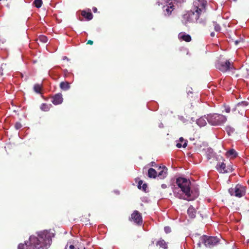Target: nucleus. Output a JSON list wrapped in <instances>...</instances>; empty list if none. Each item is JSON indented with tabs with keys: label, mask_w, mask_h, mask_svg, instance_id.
<instances>
[{
	"label": "nucleus",
	"mask_w": 249,
	"mask_h": 249,
	"mask_svg": "<svg viewBox=\"0 0 249 249\" xmlns=\"http://www.w3.org/2000/svg\"><path fill=\"white\" fill-rule=\"evenodd\" d=\"M54 233L51 230H44L36 233V236L32 235L29 238L30 249H47L52 243Z\"/></svg>",
	"instance_id": "nucleus-1"
},
{
	"label": "nucleus",
	"mask_w": 249,
	"mask_h": 249,
	"mask_svg": "<svg viewBox=\"0 0 249 249\" xmlns=\"http://www.w3.org/2000/svg\"><path fill=\"white\" fill-rule=\"evenodd\" d=\"M176 183L178 186L181 189V191L185 194L188 199L187 200L190 201L194 200L199 195L198 190L195 191V194H193V190H191V181L189 179H187L184 178H178L176 180Z\"/></svg>",
	"instance_id": "nucleus-2"
},
{
	"label": "nucleus",
	"mask_w": 249,
	"mask_h": 249,
	"mask_svg": "<svg viewBox=\"0 0 249 249\" xmlns=\"http://www.w3.org/2000/svg\"><path fill=\"white\" fill-rule=\"evenodd\" d=\"M207 121L213 125H221L226 122V116L220 114H210L207 116Z\"/></svg>",
	"instance_id": "nucleus-3"
},
{
	"label": "nucleus",
	"mask_w": 249,
	"mask_h": 249,
	"mask_svg": "<svg viewBox=\"0 0 249 249\" xmlns=\"http://www.w3.org/2000/svg\"><path fill=\"white\" fill-rule=\"evenodd\" d=\"M246 187L241 184H237L234 188L229 189V192L232 196L241 197L246 194Z\"/></svg>",
	"instance_id": "nucleus-4"
},
{
	"label": "nucleus",
	"mask_w": 249,
	"mask_h": 249,
	"mask_svg": "<svg viewBox=\"0 0 249 249\" xmlns=\"http://www.w3.org/2000/svg\"><path fill=\"white\" fill-rule=\"evenodd\" d=\"M224 160L223 159L222 161H219L217 162L215 166L216 170L222 174L231 173L234 169L233 168L232 165L230 164L226 165V163L224 162Z\"/></svg>",
	"instance_id": "nucleus-5"
},
{
	"label": "nucleus",
	"mask_w": 249,
	"mask_h": 249,
	"mask_svg": "<svg viewBox=\"0 0 249 249\" xmlns=\"http://www.w3.org/2000/svg\"><path fill=\"white\" fill-rule=\"evenodd\" d=\"M200 241L205 246L208 248H212L219 242V239L217 237L209 236L203 235L200 238Z\"/></svg>",
	"instance_id": "nucleus-6"
},
{
	"label": "nucleus",
	"mask_w": 249,
	"mask_h": 249,
	"mask_svg": "<svg viewBox=\"0 0 249 249\" xmlns=\"http://www.w3.org/2000/svg\"><path fill=\"white\" fill-rule=\"evenodd\" d=\"M199 16L193 11H190L182 16V22L186 25L188 23L195 22L199 19Z\"/></svg>",
	"instance_id": "nucleus-7"
},
{
	"label": "nucleus",
	"mask_w": 249,
	"mask_h": 249,
	"mask_svg": "<svg viewBox=\"0 0 249 249\" xmlns=\"http://www.w3.org/2000/svg\"><path fill=\"white\" fill-rule=\"evenodd\" d=\"M207 3V1L205 0H195L193 2L194 7L193 11L198 14L200 17L202 13L205 12Z\"/></svg>",
	"instance_id": "nucleus-8"
},
{
	"label": "nucleus",
	"mask_w": 249,
	"mask_h": 249,
	"mask_svg": "<svg viewBox=\"0 0 249 249\" xmlns=\"http://www.w3.org/2000/svg\"><path fill=\"white\" fill-rule=\"evenodd\" d=\"M232 65L229 60L219 61L216 64V68L221 71L225 72L230 69H232Z\"/></svg>",
	"instance_id": "nucleus-9"
},
{
	"label": "nucleus",
	"mask_w": 249,
	"mask_h": 249,
	"mask_svg": "<svg viewBox=\"0 0 249 249\" xmlns=\"http://www.w3.org/2000/svg\"><path fill=\"white\" fill-rule=\"evenodd\" d=\"M248 105V103L246 101H242L238 103L232 109V111H238L241 114H243L245 110V107Z\"/></svg>",
	"instance_id": "nucleus-10"
},
{
	"label": "nucleus",
	"mask_w": 249,
	"mask_h": 249,
	"mask_svg": "<svg viewBox=\"0 0 249 249\" xmlns=\"http://www.w3.org/2000/svg\"><path fill=\"white\" fill-rule=\"evenodd\" d=\"M159 173L157 174V177L160 179H164L167 176V168L165 166H160Z\"/></svg>",
	"instance_id": "nucleus-11"
},
{
	"label": "nucleus",
	"mask_w": 249,
	"mask_h": 249,
	"mask_svg": "<svg viewBox=\"0 0 249 249\" xmlns=\"http://www.w3.org/2000/svg\"><path fill=\"white\" fill-rule=\"evenodd\" d=\"M52 103L55 105L61 104L63 102V97L61 93H58L52 97Z\"/></svg>",
	"instance_id": "nucleus-12"
},
{
	"label": "nucleus",
	"mask_w": 249,
	"mask_h": 249,
	"mask_svg": "<svg viewBox=\"0 0 249 249\" xmlns=\"http://www.w3.org/2000/svg\"><path fill=\"white\" fill-rule=\"evenodd\" d=\"M178 37L180 40H182L186 42H190L192 39L191 36L189 35L186 34L184 32L180 33L178 34Z\"/></svg>",
	"instance_id": "nucleus-13"
},
{
	"label": "nucleus",
	"mask_w": 249,
	"mask_h": 249,
	"mask_svg": "<svg viewBox=\"0 0 249 249\" xmlns=\"http://www.w3.org/2000/svg\"><path fill=\"white\" fill-rule=\"evenodd\" d=\"M175 6L173 4L172 2H168V4L163 6L164 10L167 12L168 15H170L172 12L175 9Z\"/></svg>",
	"instance_id": "nucleus-14"
},
{
	"label": "nucleus",
	"mask_w": 249,
	"mask_h": 249,
	"mask_svg": "<svg viewBox=\"0 0 249 249\" xmlns=\"http://www.w3.org/2000/svg\"><path fill=\"white\" fill-rule=\"evenodd\" d=\"M187 213L190 218H194L196 216V211L192 206H190L188 209Z\"/></svg>",
	"instance_id": "nucleus-15"
},
{
	"label": "nucleus",
	"mask_w": 249,
	"mask_h": 249,
	"mask_svg": "<svg viewBox=\"0 0 249 249\" xmlns=\"http://www.w3.org/2000/svg\"><path fill=\"white\" fill-rule=\"evenodd\" d=\"M207 117L205 116L201 117L196 121L197 124L200 126H204L207 124Z\"/></svg>",
	"instance_id": "nucleus-16"
},
{
	"label": "nucleus",
	"mask_w": 249,
	"mask_h": 249,
	"mask_svg": "<svg viewBox=\"0 0 249 249\" xmlns=\"http://www.w3.org/2000/svg\"><path fill=\"white\" fill-rule=\"evenodd\" d=\"M148 177L149 178H156L157 177V171L152 168H149L148 171Z\"/></svg>",
	"instance_id": "nucleus-17"
},
{
	"label": "nucleus",
	"mask_w": 249,
	"mask_h": 249,
	"mask_svg": "<svg viewBox=\"0 0 249 249\" xmlns=\"http://www.w3.org/2000/svg\"><path fill=\"white\" fill-rule=\"evenodd\" d=\"M81 15L85 18L88 20H90L92 19L93 15L91 12H87L85 11H82Z\"/></svg>",
	"instance_id": "nucleus-18"
},
{
	"label": "nucleus",
	"mask_w": 249,
	"mask_h": 249,
	"mask_svg": "<svg viewBox=\"0 0 249 249\" xmlns=\"http://www.w3.org/2000/svg\"><path fill=\"white\" fill-rule=\"evenodd\" d=\"M60 88L63 90H67L70 88V83L68 82H62L60 84Z\"/></svg>",
	"instance_id": "nucleus-19"
},
{
	"label": "nucleus",
	"mask_w": 249,
	"mask_h": 249,
	"mask_svg": "<svg viewBox=\"0 0 249 249\" xmlns=\"http://www.w3.org/2000/svg\"><path fill=\"white\" fill-rule=\"evenodd\" d=\"M30 244L29 240L25 241L24 244L20 243L18 246V249H30Z\"/></svg>",
	"instance_id": "nucleus-20"
},
{
	"label": "nucleus",
	"mask_w": 249,
	"mask_h": 249,
	"mask_svg": "<svg viewBox=\"0 0 249 249\" xmlns=\"http://www.w3.org/2000/svg\"><path fill=\"white\" fill-rule=\"evenodd\" d=\"M156 245H159L160 248H162L163 249H167L168 248L166 243L163 239H160L157 242Z\"/></svg>",
	"instance_id": "nucleus-21"
},
{
	"label": "nucleus",
	"mask_w": 249,
	"mask_h": 249,
	"mask_svg": "<svg viewBox=\"0 0 249 249\" xmlns=\"http://www.w3.org/2000/svg\"><path fill=\"white\" fill-rule=\"evenodd\" d=\"M226 155L227 157L235 158L237 156V153L234 149H231L226 152Z\"/></svg>",
	"instance_id": "nucleus-22"
},
{
	"label": "nucleus",
	"mask_w": 249,
	"mask_h": 249,
	"mask_svg": "<svg viewBox=\"0 0 249 249\" xmlns=\"http://www.w3.org/2000/svg\"><path fill=\"white\" fill-rule=\"evenodd\" d=\"M52 107V105L50 104H47L46 103H43L41 104L40 106V109L43 111H48Z\"/></svg>",
	"instance_id": "nucleus-23"
},
{
	"label": "nucleus",
	"mask_w": 249,
	"mask_h": 249,
	"mask_svg": "<svg viewBox=\"0 0 249 249\" xmlns=\"http://www.w3.org/2000/svg\"><path fill=\"white\" fill-rule=\"evenodd\" d=\"M134 224L138 226H141L142 225V219H130Z\"/></svg>",
	"instance_id": "nucleus-24"
},
{
	"label": "nucleus",
	"mask_w": 249,
	"mask_h": 249,
	"mask_svg": "<svg viewBox=\"0 0 249 249\" xmlns=\"http://www.w3.org/2000/svg\"><path fill=\"white\" fill-rule=\"evenodd\" d=\"M131 218H142V215L139 211L135 210L131 214Z\"/></svg>",
	"instance_id": "nucleus-25"
},
{
	"label": "nucleus",
	"mask_w": 249,
	"mask_h": 249,
	"mask_svg": "<svg viewBox=\"0 0 249 249\" xmlns=\"http://www.w3.org/2000/svg\"><path fill=\"white\" fill-rule=\"evenodd\" d=\"M33 4L35 7L36 8H40L41 7L42 5V0H35L33 2Z\"/></svg>",
	"instance_id": "nucleus-26"
},
{
	"label": "nucleus",
	"mask_w": 249,
	"mask_h": 249,
	"mask_svg": "<svg viewBox=\"0 0 249 249\" xmlns=\"http://www.w3.org/2000/svg\"><path fill=\"white\" fill-rule=\"evenodd\" d=\"M34 91L37 93H39L41 92V86L38 84H35L34 87Z\"/></svg>",
	"instance_id": "nucleus-27"
},
{
	"label": "nucleus",
	"mask_w": 249,
	"mask_h": 249,
	"mask_svg": "<svg viewBox=\"0 0 249 249\" xmlns=\"http://www.w3.org/2000/svg\"><path fill=\"white\" fill-rule=\"evenodd\" d=\"M213 26H214V30L216 32H219L221 30V27L219 24H217L216 22H213Z\"/></svg>",
	"instance_id": "nucleus-28"
},
{
	"label": "nucleus",
	"mask_w": 249,
	"mask_h": 249,
	"mask_svg": "<svg viewBox=\"0 0 249 249\" xmlns=\"http://www.w3.org/2000/svg\"><path fill=\"white\" fill-rule=\"evenodd\" d=\"M39 40L43 43H46L48 41V38L45 36H41L39 37Z\"/></svg>",
	"instance_id": "nucleus-29"
},
{
	"label": "nucleus",
	"mask_w": 249,
	"mask_h": 249,
	"mask_svg": "<svg viewBox=\"0 0 249 249\" xmlns=\"http://www.w3.org/2000/svg\"><path fill=\"white\" fill-rule=\"evenodd\" d=\"M187 145V141H185L183 144L182 145L181 143H177L176 144V146L178 148H181L183 147V148H185Z\"/></svg>",
	"instance_id": "nucleus-30"
},
{
	"label": "nucleus",
	"mask_w": 249,
	"mask_h": 249,
	"mask_svg": "<svg viewBox=\"0 0 249 249\" xmlns=\"http://www.w3.org/2000/svg\"><path fill=\"white\" fill-rule=\"evenodd\" d=\"M22 125L19 122H17V123H16V124H15V127L17 130L21 128L22 127Z\"/></svg>",
	"instance_id": "nucleus-31"
},
{
	"label": "nucleus",
	"mask_w": 249,
	"mask_h": 249,
	"mask_svg": "<svg viewBox=\"0 0 249 249\" xmlns=\"http://www.w3.org/2000/svg\"><path fill=\"white\" fill-rule=\"evenodd\" d=\"M164 231L166 233H169L171 231V229L169 226H166L164 227Z\"/></svg>",
	"instance_id": "nucleus-32"
},
{
	"label": "nucleus",
	"mask_w": 249,
	"mask_h": 249,
	"mask_svg": "<svg viewBox=\"0 0 249 249\" xmlns=\"http://www.w3.org/2000/svg\"><path fill=\"white\" fill-rule=\"evenodd\" d=\"M245 74L246 78L249 79V67L246 68Z\"/></svg>",
	"instance_id": "nucleus-33"
},
{
	"label": "nucleus",
	"mask_w": 249,
	"mask_h": 249,
	"mask_svg": "<svg viewBox=\"0 0 249 249\" xmlns=\"http://www.w3.org/2000/svg\"><path fill=\"white\" fill-rule=\"evenodd\" d=\"M225 110L226 112L229 113L230 112V107L228 106H225Z\"/></svg>",
	"instance_id": "nucleus-34"
},
{
	"label": "nucleus",
	"mask_w": 249,
	"mask_h": 249,
	"mask_svg": "<svg viewBox=\"0 0 249 249\" xmlns=\"http://www.w3.org/2000/svg\"><path fill=\"white\" fill-rule=\"evenodd\" d=\"M142 180H140L139 181V183H138V188L139 189H141V187H142Z\"/></svg>",
	"instance_id": "nucleus-35"
},
{
	"label": "nucleus",
	"mask_w": 249,
	"mask_h": 249,
	"mask_svg": "<svg viewBox=\"0 0 249 249\" xmlns=\"http://www.w3.org/2000/svg\"><path fill=\"white\" fill-rule=\"evenodd\" d=\"M142 190L144 191H146V188H147V185L145 183H144V184H142Z\"/></svg>",
	"instance_id": "nucleus-36"
},
{
	"label": "nucleus",
	"mask_w": 249,
	"mask_h": 249,
	"mask_svg": "<svg viewBox=\"0 0 249 249\" xmlns=\"http://www.w3.org/2000/svg\"><path fill=\"white\" fill-rule=\"evenodd\" d=\"M93 43V41L91 40H89L87 43V44H89V45H92Z\"/></svg>",
	"instance_id": "nucleus-37"
},
{
	"label": "nucleus",
	"mask_w": 249,
	"mask_h": 249,
	"mask_svg": "<svg viewBox=\"0 0 249 249\" xmlns=\"http://www.w3.org/2000/svg\"><path fill=\"white\" fill-rule=\"evenodd\" d=\"M241 41V40L240 39V40H236L234 41V44L235 45H237Z\"/></svg>",
	"instance_id": "nucleus-38"
},
{
	"label": "nucleus",
	"mask_w": 249,
	"mask_h": 249,
	"mask_svg": "<svg viewBox=\"0 0 249 249\" xmlns=\"http://www.w3.org/2000/svg\"><path fill=\"white\" fill-rule=\"evenodd\" d=\"M150 165L151 166H154V167H155L156 166V164L155 162L154 161H152L151 163H150Z\"/></svg>",
	"instance_id": "nucleus-39"
},
{
	"label": "nucleus",
	"mask_w": 249,
	"mask_h": 249,
	"mask_svg": "<svg viewBox=\"0 0 249 249\" xmlns=\"http://www.w3.org/2000/svg\"><path fill=\"white\" fill-rule=\"evenodd\" d=\"M179 141L181 142H183L184 141V139L182 137H180L179 139Z\"/></svg>",
	"instance_id": "nucleus-40"
},
{
	"label": "nucleus",
	"mask_w": 249,
	"mask_h": 249,
	"mask_svg": "<svg viewBox=\"0 0 249 249\" xmlns=\"http://www.w3.org/2000/svg\"><path fill=\"white\" fill-rule=\"evenodd\" d=\"M92 10H93V12H94V13H96L97 11V9L96 7H93L92 8Z\"/></svg>",
	"instance_id": "nucleus-41"
},
{
	"label": "nucleus",
	"mask_w": 249,
	"mask_h": 249,
	"mask_svg": "<svg viewBox=\"0 0 249 249\" xmlns=\"http://www.w3.org/2000/svg\"><path fill=\"white\" fill-rule=\"evenodd\" d=\"M161 187L163 188V189H165L166 188V185L165 184H162L161 185Z\"/></svg>",
	"instance_id": "nucleus-42"
},
{
	"label": "nucleus",
	"mask_w": 249,
	"mask_h": 249,
	"mask_svg": "<svg viewBox=\"0 0 249 249\" xmlns=\"http://www.w3.org/2000/svg\"><path fill=\"white\" fill-rule=\"evenodd\" d=\"M69 249H74V246L73 245H70Z\"/></svg>",
	"instance_id": "nucleus-43"
},
{
	"label": "nucleus",
	"mask_w": 249,
	"mask_h": 249,
	"mask_svg": "<svg viewBox=\"0 0 249 249\" xmlns=\"http://www.w3.org/2000/svg\"><path fill=\"white\" fill-rule=\"evenodd\" d=\"M215 36V33L214 32H212L211 33V36L213 37V36Z\"/></svg>",
	"instance_id": "nucleus-44"
},
{
	"label": "nucleus",
	"mask_w": 249,
	"mask_h": 249,
	"mask_svg": "<svg viewBox=\"0 0 249 249\" xmlns=\"http://www.w3.org/2000/svg\"><path fill=\"white\" fill-rule=\"evenodd\" d=\"M197 245H198V247H200L201 246V242H199L197 244Z\"/></svg>",
	"instance_id": "nucleus-45"
},
{
	"label": "nucleus",
	"mask_w": 249,
	"mask_h": 249,
	"mask_svg": "<svg viewBox=\"0 0 249 249\" xmlns=\"http://www.w3.org/2000/svg\"><path fill=\"white\" fill-rule=\"evenodd\" d=\"M157 4L158 5V6H160V2H157Z\"/></svg>",
	"instance_id": "nucleus-46"
},
{
	"label": "nucleus",
	"mask_w": 249,
	"mask_h": 249,
	"mask_svg": "<svg viewBox=\"0 0 249 249\" xmlns=\"http://www.w3.org/2000/svg\"><path fill=\"white\" fill-rule=\"evenodd\" d=\"M88 223H85V225H88Z\"/></svg>",
	"instance_id": "nucleus-47"
},
{
	"label": "nucleus",
	"mask_w": 249,
	"mask_h": 249,
	"mask_svg": "<svg viewBox=\"0 0 249 249\" xmlns=\"http://www.w3.org/2000/svg\"><path fill=\"white\" fill-rule=\"evenodd\" d=\"M65 249H67V248H66Z\"/></svg>",
	"instance_id": "nucleus-48"
},
{
	"label": "nucleus",
	"mask_w": 249,
	"mask_h": 249,
	"mask_svg": "<svg viewBox=\"0 0 249 249\" xmlns=\"http://www.w3.org/2000/svg\"><path fill=\"white\" fill-rule=\"evenodd\" d=\"M67 249H69L67 248Z\"/></svg>",
	"instance_id": "nucleus-49"
}]
</instances>
